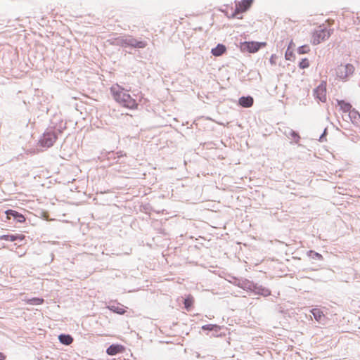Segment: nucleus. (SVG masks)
<instances>
[{"label":"nucleus","instance_id":"f257e3e1","mask_svg":"<svg viewBox=\"0 0 360 360\" xmlns=\"http://www.w3.org/2000/svg\"><path fill=\"white\" fill-rule=\"evenodd\" d=\"M113 98L122 106L135 110L138 108L136 101L129 94L118 84L113 85L110 88Z\"/></svg>","mask_w":360,"mask_h":360},{"label":"nucleus","instance_id":"f03ea898","mask_svg":"<svg viewBox=\"0 0 360 360\" xmlns=\"http://www.w3.org/2000/svg\"><path fill=\"white\" fill-rule=\"evenodd\" d=\"M111 44L121 46L122 47L143 49L147 46V42L136 39L131 35H124L113 39Z\"/></svg>","mask_w":360,"mask_h":360},{"label":"nucleus","instance_id":"7ed1b4c3","mask_svg":"<svg viewBox=\"0 0 360 360\" xmlns=\"http://www.w3.org/2000/svg\"><path fill=\"white\" fill-rule=\"evenodd\" d=\"M354 71V67L349 63L341 64L335 69L336 76L341 80L345 81Z\"/></svg>","mask_w":360,"mask_h":360},{"label":"nucleus","instance_id":"20e7f679","mask_svg":"<svg viewBox=\"0 0 360 360\" xmlns=\"http://www.w3.org/2000/svg\"><path fill=\"white\" fill-rule=\"evenodd\" d=\"M57 139L58 136L55 131H46L43 134L42 136L39 139V144L40 146L44 148H50L53 146Z\"/></svg>","mask_w":360,"mask_h":360},{"label":"nucleus","instance_id":"39448f33","mask_svg":"<svg viewBox=\"0 0 360 360\" xmlns=\"http://www.w3.org/2000/svg\"><path fill=\"white\" fill-rule=\"evenodd\" d=\"M331 34L330 30L321 29L312 33L311 42L314 45H317L326 40Z\"/></svg>","mask_w":360,"mask_h":360},{"label":"nucleus","instance_id":"423d86ee","mask_svg":"<svg viewBox=\"0 0 360 360\" xmlns=\"http://www.w3.org/2000/svg\"><path fill=\"white\" fill-rule=\"evenodd\" d=\"M266 46V42L245 41L241 44V50L249 53H256L261 48Z\"/></svg>","mask_w":360,"mask_h":360},{"label":"nucleus","instance_id":"0eeeda50","mask_svg":"<svg viewBox=\"0 0 360 360\" xmlns=\"http://www.w3.org/2000/svg\"><path fill=\"white\" fill-rule=\"evenodd\" d=\"M252 3V0H242L236 4V9L232 14V18L237 17L241 13L245 12Z\"/></svg>","mask_w":360,"mask_h":360},{"label":"nucleus","instance_id":"6e6552de","mask_svg":"<svg viewBox=\"0 0 360 360\" xmlns=\"http://www.w3.org/2000/svg\"><path fill=\"white\" fill-rule=\"evenodd\" d=\"M314 95L321 102H326L327 99L326 96V82L323 81L315 89Z\"/></svg>","mask_w":360,"mask_h":360},{"label":"nucleus","instance_id":"1a4fd4ad","mask_svg":"<svg viewBox=\"0 0 360 360\" xmlns=\"http://www.w3.org/2000/svg\"><path fill=\"white\" fill-rule=\"evenodd\" d=\"M7 218L10 219L11 216L15 218L18 222L22 223L25 221V217L22 214L18 212L15 210H8L6 211Z\"/></svg>","mask_w":360,"mask_h":360},{"label":"nucleus","instance_id":"9d476101","mask_svg":"<svg viewBox=\"0 0 360 360\" xmlns=\"http://www.w3.org/2000/svg\"><path fill=\"white\" fill-rule=\"evenodd\" d=\"M124 348L122 345H112L107 349V354L110 356L115 355L124 351Z\"/></svg>","mask_w":360,"mask_h":360},{"label":"nucleus","instance_id":"9b49d317","mask_svg":"<svg viewBox=\"0 0 360 360\" xmlns=\"http://www.w3.org/2000/svg\"><path fill=\"white\" fill-rule=\"evenodd\" d=\"M25 238V236L22 234H15V235H3L0 236V240H8V241H15V240H22Z\"/></svg>","mask_w":360,"mask_h":360},{"label":"nucleus","instance_id":"f8f14e48","mask_svg":"<svg viewBox=\"0 0 360 360\" xmlns=\"http://www.w3.org/2000/svg\"><path fill=\"white\" fill-rule=\"evenodd\" d=\"M254 100L251 96H243L239 99V104L244 108H250L253 105Z\"/></svg>","mask_w":360,"mask_h":360},{"label":"nucleus","instance_id":"ddd939ff","mask_svg":"<svg viewBox=\"0 0 360 360\" xmlns=\"http://www.w3.org/2000/svg\"><path fill=\"white\" fill-rule=\"evenodd\" d=\"M226 51V48L224 45L219 44L215 48L212 49L211 53L214 56H221Z\"/></svg>","mask_w":360,"mask_h":360},{"label":"nucleus","instance_id":"4468645a","mask_svg":"<svg viewBox=\"0 0 360 360\" xmlns=\"http://www.w3.org/2000/svg\"><path fill=\"white\" fill-rule=\"evenodd\" d=\"M311 314H313L315 320L318 322H322L325 319V315L323 312L317 308L313 309L311 311Z\"/></svg>","mask_w":360,"mask_h":360},{"label":"nucleus","instance_id":"2eb2a0df","mask_svg":"<svg viewBox=\"0 0 360 360\" xmlns=\"http://www.w3.org/2000/svg\"><path fill=\"white\" fill-rule=\"evenodd\" d=\"M338 104L340 108V110L344 112H348L351 110L352 105L349 103H347L343 100H338Z\"/></svg>","mask_w":360,"mask_h":360},{"label":"nucleus","instance_id":"dca6fc26","mask_svg":"<svg viewBox=\"0 0 360 360\" xmlns=\"http://www.w3.org/2000/svg\"><path fill=\"white\" fill-rule=\"evenodd\" d=\"M58 339L62 344L65 345H69L73 342V338L70 335H60Z\"/></svg>","mask_w":360,"mask_h":360},{"label":"nucleus","instance_id":"f3484780","mask_svg":"<svg viewBox=\"0 0 360 360\" xmlns=\"http://www.w3.org/2000/svg\"><path fill=\"white\" fill-rule=\"evenodd\" d=\"M25 303L31 305H40L44 302V300L39 297H33L31 299L25 300Z\"/></svg>","mask_w":360,"mask_h":360},{"label":"nucleus","instance_id":"a211bd4d","mask_svg":"<svg viewBox=\"0 0 360 360\" xmlns=\"http://www.w3.org/2000/svg\"><path fill=\"white\" fill-rule=\"evenodd\" d=\"M194 302L193 297L189 295L184 300V307L187 311H189Z\"/></svg>","mask_w":360,"mask_h":360},{"label":"nucleus","instance_id":"6ab92c4d","mask_svg":"<svg viewBox=\"0 0 360 360\" xmlns=\"http://www.w3.org/2000/svg\"><path fill=\"white\" fill-rule=\"evenodd\" d=\"M202 329L204 330H215L219 331L221 327L217 325L207 324L202 326Z\"/></svg>","mask_w":360,"mask_h":360},{"label":"nucleus","instance_id":"aec40b11","mask_svg":"<svg viewBox=\"0 0 360 360\" xmlns=\"http://www.w3.org/2000/svg\"><path fill=\"white\" fill-rule=\"evenodd\" d=\"M309 60L307 58L302 59L300 61V63H299V67L301 69L307 68H309Z\"/></svg>","mask_w":360,"mask_h":360},{"label":"nucleus","instance_id":"412c9836","mask_svg":"<svg viewBox=\"0 0 360 360\" xmlns=\"http://www.w3.org/2000/svg\"><path fill=\"white\" fill-rule=\"evenodd\" d=\"M111 309L119 314H124L126 310L122 307H112Z\"/></svg>","mask_w":360,"mask_h":360},{"label":"nucleus","instance_id":"4be33fe9","mask_svg":"<svg viewBox=\"0 0 360 360\" xmlns=\"http://www.w3.org/2000/svg\"><path fill=\"white\" fill-rule=\"evenodd\" d=\"M309 50L310 49H309V46L307 45H304V46H302L299 47L297 52L300 54H304V53H309Z\"/></svg>","mask_w":360,"mask_h":360},{"label":"nucleus","instance_id":"5701e85b","mask_svg":"<svg viewBox=\"0 0 360 360\" xmlns=\"http://www.w3.org/2000/svg\"><path fill=\"white\" fill-rule=\"evenodd\" d=\"M291 136L294 138V139H296L297 141H298V139H300L299 135L293 131H292L291 132Z\"/></svg>","mask_w":360,"mask_h":360},{"label":"nucleus","instance_id":"b1692460","mask_svg":"<svg viewBox=\"0 0 360 360\" xmlns=\"http://www.w3.org/2000/svg\"><path fill=\"white\" fill-rule=\"evenodd\" d=\"M6 358L5 355L3 353L0 352V360H4Z\"/></svg>","mask_w":360,"mask_h":360},{"label":"nucleus","instance_id":"393cba45","mask_svg":"<svg viewBox=\"0 0 360 360\" xmlns=\"http://www.w3.org/2000/svg\"><path fill=\"white\" fill-rule=\"evenodd\" d=\"M270 62L271 64H274V56H271V57L270 58Z\"/></svg>","mask_w":360,"mask_h":360},{"label":"nucleus","instance_id":"a878e982","mask_svg":"<svg viewBox=\"0 0 360 360\" xmlns=\"http://www.w3.org/2000/svg\"><path fill=\"white\" fill-rule=\"evenodd\" d=\"M353 113L356 114V115H358L359 117H360V115L357 113V112L354 111Z\"/></svg>","mask_w":360,"mask_h":360}]
</instances>
